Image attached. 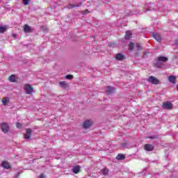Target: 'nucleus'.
I'll use <instances>...</instances> for the list:
<instances>
[{"mask_svg": "<svg viewBox=\"0 0 178 178\" xmlns=\"http://www.w3.org/2000/svg\"><path fill=\"white\" fill-rule=\"evenodd\" d=\"M24 90L26 92V94L31 95L33 94V91H34V88L31 85L26 83L24 85Z\"/></svg>", "mask_w": 178, "mask_h": 178, "instance_id": "1", "label": "nucleus"}, {"mask_svg": "<svg viewBox=\"0 0 178 178\" xmlns=\"http://www.w3.org/2000/svg\"><path fill=\"white\" fill-rule=\"evenodd\" d=\"M147 81L149 83H151L152 84H155L156 86L159 84L160 82L159 79L154 76H149V78L147 79Z\"/></svg>", "mask_w": 178, "mask_h": 178, "instance_id": "2", "label": "nucleus"}, {"mask_svg": "<svg viewBox=\"0 0 178 178\" xmlns=\"http://www.w3.org/2000/svg\"><path fill=\"white\" fill-rule=\"evenodd\" d=\"M162 107L163 108V109L170 111L173 108V104L170 102H165L163 103Z\"/></svg>", "mask_w": 178, "mask_h": 178, "instance_id": "3", "label": "nucleus"}, {"mask_svg": "<svg viewBox=\"0 0 178 178\" xmlns=\"http://www.w3.org/2000/svg\"><path fill=\"white\" fill-rule=\"evenodd\" d=\"M0 127L3 133H8L9 131V125L6 122H2Z\"/></svg>", "mask_w": 178, "mask_h": 178, "instance_id": "4", "label": "nucleus"}, {"mask_svg": "<svg viewBox=\"0 0 178 178\" xmlns=\"http://www.w3.org/2000/svg\"><path fill=\"white\" fill-rule=\"evenodd\" d=\"M32 134L33 131L31 130V129H27L26 133L24 134V138H26V140L31 138Z\"/></svg>", "mask_w": 178, "mask_h": 178, "instance_id": "5", "label": "nucleus"}, {"mask_svg": "<svg viewBox=\"0 0 178 178\" xmlns=\"http://www.w3.org/2000/svg\"><path fill=\"white\" fill-rule=\"evenodd\" d=\"M91 126H92V120H86L83 122V129H90Z\"/></svg>", "mask_w": 178, "mask_h": 178, "instance_id": "6", "label": "nucleus"}, {"mask_svg": "<svg viewBox=\"0 0 178 178\" xmlns=\"http://www.w3.org/2000/svg\"><path fill=\"white\" fill-rule=\"evenodd\" d=\"M153 37L158 42H161L162 41V36H161L159 33H153Z\"/></svg>", "mask_w": 178, "mask_h": 178, "instance_id": "7", "label": "nucleus"}, {"mask_svg": "<svg viewBox=\"0 0 178 178\" xmlns=\"http://www.w3.org/2000/svg\"><path fill=\"white\" fill-rule=\"evenodd\" d=\"M23 30L24 33H31L33 30L31 29V27L29 26L28 24H24L23 26Z\"/></svg>", "mask_w": 178, "mask_h": 178, "instance_id": "8", "label": "nucleus"}, {"mask_svg": "<svg viewBox=\"0 0 178 178\" xmlns=\"http://www.w3.org/2000/svg\"><path fill=\"white\" fill-rule=\"evenodd\" d=\"M145 151H153L154 150V145L152 144H145L144 146Z\"/></svg>", "mask_w": 178, "mask_h": 178, "instance_id": "9", "label": "nucleus"}, {"mask_svg": "<svg viewBox=\"0 0 178 178\" xmlns=\"http://www.w3.org/2000/svg\"><path fill=\"white\" fill-rule=\"evenodd\" d=\"M106 92V94H108V95H111V94H112V92H115V89H113V87L107 86Z\"/></svg>", "mask_w": 178, "mask_h": 178, "instance_id": "10", "label": "nucleus"}, {"mask_svg": "<svg viewBox=\"0 0 178 178\" xmlns=\"http://www.w3.org/2000/svg\"><path fill=\"white\" fill-rule=\"evenodd\" d=\"M115 59L117 60H123L124 59H125V57H124V55L119 53V54H116Z\"/></svg>", "mask_w": 178, "mask_h": 178, "instance_id": "11", "label": "nucleus"}, {"mask_svg": "<svg viewBox=\"0 0 178 178\" xmlns=\"http://www.w3.org/2000/svg\"><path fill=\"white\" fill-rule=\"evenodd\" d=\"M81 5V3L80 4L75 3V4H68L67 6V9H73V8H79Z\"/></svg>", "mask_w": 178, "mask_h": 178, "instance_id": "12", "label": "nucleus"}, {"mask_svg": "<svg viewBox=\"0 0 178 178\" xmlns=\"http://www.w3.org/2000/svg\"><path fill=\"white\" fill-rule=\"evenodd\" d=\"M8 80L10 83H17V80L16 79V76L15 74H12L9 76Z\"/></svg>", "mask_w": 178, "mask_h": 178, "instance_id": "13", "label": "nucleus"}, {"mask_svg": "<svg viewBox=\"0 0 178 178\" xmlns=\"http://www.w3.org/2000/svg\"><path fill=\"white\" fill-rule=\"evenodd\" d=\"M1 166H3L4 169H10V164H9V162L8 161H3Z\"/></svg>", "mask_w": 178, "mask_h": 178, "instance_id": "14", "label": "nucleus"}, {"mask_svg": "<svg viewBox=\"0 0 178 178\" xmlns=\"http://www.w3.org/2000/svg\"><path fill=\"white\" fill-rule=\"evenodd\" d=\"M168 80L170 83H172V84H176V76L171 75L168 77Z\"/></svg>", "mask_w": 178, "mask_h": 178, "instance_id": "15", "label": "nucleus"}, {"mask_svg": "<svg viewBox=\"0 0 178 178\" xmlns=\"http://www.w3.org/2000/svg\"><path fill=\"white\" fill-rule=\"evenodd\" d=\"M157 60H159V62H168V59L165 56H160L157 57Z\"/></svg>", "mask_w": 178, "mask_h": 178, "instance_id": "16", "label": "nucleus"}, {"mask_svg": "<svg viewBox=\"0 0 178 178\" xmlns=\"http://www.w3.org/2000/svg\"><path fill=\"white\" fill-rule=\"evenodd\" d=\"M59 86L62 87V88H67L69 87V84L66 83V81H60L59 82Z\"/></svg>", "mask_w": 178, "mask_h": 178, "instance_id": "17", "label": "nucleus"}, {"mask_svg": "<svg viewBox=\"0 0 178 178\" xmlns=\"http://www.w3.org/2000/svg\"><path fill=\"white\" fill-rule=\"evenodd\" d=\"M116 159H118V161H123L124 159H126V156L122 154H118L116 156Z\"/></svg>", "mask_w": 178, "mask_h": 178, "instance_id": "18", "label": "nucleus"}, {"mask_svg": "<svg viewBox=\"0 0 178 178\" xmlns=\"http://www.w3.org/2000/svg\"><path fill=\"white\" fill-rule=\"evenodd\" d=\"M1 102L3 103V105L4 106H6V105H8V104H9V99L8 97H3L1 100Z\"/></svg>", "mask_w": 178, "mask_h": 178, "instance_id": "19", "label": "nucleus"}, {"mask_svg": "<svg viewBox=\"0 0 178 178\" xmlns=\"http://www.w3.org/2000/svg\"><path fill=\"white\" fill-rule=\"evenodd\" d=\"M101 172L104 176H108L109 175V169L108 168H104L101 170Z\"/></svg>", "mask_w": 178, "mask_h": 178, "instance_id": "20", "label": "nucleus"}, {"mask_svg": "<svg viewBox=\"0 0 178 178\" xmlns=\"http://www.w3.org/2000/svg\"><path fill=\"white\" fill-rule=\"evenodd\" d=\"M124 38H125V40H130V38H131V31H127L126 32Z\"/></svg>", "mask_w": 178, "mask_h": 178, "instance_id": "21", "label": "nucleus"}, {"mask_svg": "<svg viewBox=\"0 0 178 178\" xmlns=\"http://www.w3.org/2000/svg\"><path fill=\"white\" fill-rule=\"evenodd\" d=\"M72 172H74V173H75V175H77V173H79L80 172V166L76 165V166L72 168Z\"/></svg>", "mask_w": 178, "mask_h": 178, "instance_id": "22", "label": "nucleus"}, {"mask_svg": "<svg viewBox=\"0 0 178 178\" xmlns=\"http://www.w3.org/2000/svg\"><path fill=\"white\" fill-rule=\"evenodd\" d=\"M7 30H8L7 26H0V33H5V31H6Z\"/></svg>", "mask_w": 178, "mask_h": 178, "instance_id": "23", "label": "nucleus"}, {"mask_svg": "<svg viewBox=\"0 0 178 178\" xmlns=\"http://www.w3.org/2000/svg\"><path fill=\"white\" fill-rule=\"evenodd\" d=\"M134 48H135L134 43H130L129 47V51H133Z\"/></svg>", "mask_w": 178, "mask_h": 178, "instance_id": "24", "label": "nucleus"}, {"mask_svg": "<svg viewBox=\"0 0 178 178\" xmlns=\"http://www.w3.org/2000/svg\"><path fill=\"white\" fill-rule=\"evenodd\" d=\"M24 5H30V2H31V0H23Z\"/></svg>", "mask_w": 178, "mask_h": 178, "instance_id": "25", "label": "nucleus"}, {"mask_svg": "<svg viewBox=\"0 0 178 178\" xmlns=\"http://www.w3.org/2000/svg\"><path fill=\"white\" fill-rule=\"evenodd\" d=\"M16 126L17 129H22V127H23V125L20 122H16Z\"/></svg>", "mask_w": 178, "mask_h": 178, "instance_id": "26", "label": "nucleus"}, {"mask_svg": "<svg viewBox=\"0 0 178 178\" xmlns=\"http://www.w3.org/2000/svg\"><path fill=\"white\" fill-rule=\"evenodd\" d=\"M65 79L67 80H72V79H73V75L68 74L65 76Z\"/></svg>", "mask_w": 178, "mask_h": 178, "instance_id": "27", "label": "nucleus"}, {"mask_svg": "<svg viewBox=\"0 0 178 178\" xmlns=\"http://www.w3.org/2000/svg\"><path fill=\"white\" fill-rule=\"evenodd\" d=\"M122 146L123 147V148H129V145L126 143H122Z\"/></svg>", "mask_w": 178, "mask_h": 178, "instance_id": "28", "label": "nucleus"}, {"mask_svg": "<svg viewBox=\"0 0 178 178\" xmlns=\"http://www.w3.org/2000/svg\"><path fill=\"white\" fill-rule=\"evenodd\" d=\"M88 13H90V11L87 9L83 11V15H87Z\"/></svg>", "mask_w": 178, "mask_h": 178, "instance_id": "29", "label": "nucleus"}, {"mask_svg": "<svg viewBox=\"0 0 178 178\" xmlns=\"http://www.w3.org/2000/svg\"><path fill=\"white\" fill-rule=\"evenodd\" d=\"M136 49H141V46L139 44H136Z\"/></svg>", "mask_w": 178, "mask_h": 178, "instance_id": "30", "label": "nucleus"}, {"mask_svg": "<svg viewBox=\"0 0 178 178\" xmlns=\"http://www.w3.org/2000/svg\"><path fill=\"white\" fill-rule=\"evenodd\" d=\"M39 178H45V176L44 175V174H41Z\"/></svg>", "mask_w": 178, "mask_h": 178, "instance_id": "31", "label": "nucleus"}, {"mask_svg": "<svg viewBox=\"0 0 178 178\" xmlns=\"http://www.w3.org/2000/svg\"><path fill=\"white\" fill-rule=\"evenodd\" d=\"M149 138H152V139L156 138V136H150Z\"/></svg>", "mask_w": 178, "mask_h": 178, "instance_id": "32", "label": "nucleus"}, {"mask_svg": "<svg viewBox=\"0 0 178 178\" xmlns=\"http://www.w3.org/2000/svg\"><path fill=\"white\" fill-rule=\"evenodd\" d=\"M13 37H16V35H15V34H13Z\"/></svg>", "mask_w": 178, "mask_h": 178, "instance_id": "33", "label": "nucleus"}, {"mask_svg": "<svg viewBox=\"0 0 178 178\" xmlns=\"http://www.w3.org/2000/svg\"><path fill=\"white\" fill-rule=\"evenodd\" d=\"M177 90L178 91V85H177Z\"/></svg>", "mask_w": 178, "mask_h": 178, "instance_id": "34", "label": "nucleus"}]
</instances>
